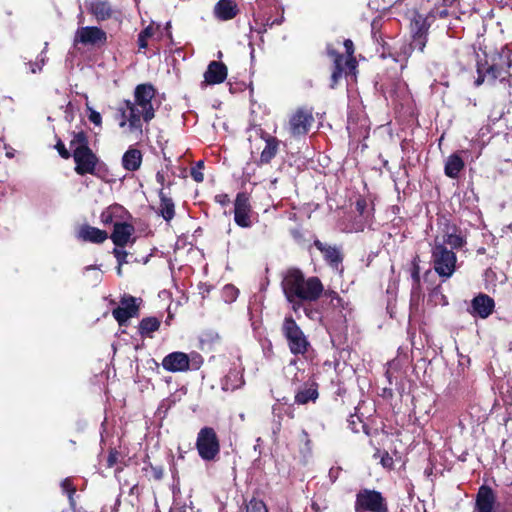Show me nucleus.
I'll use <instances>...</instances> for the list:
<instances>
[{
    "mask_svg": "<svg viewBox=\"0 0 512 512\" xmlns=\"http://www.w3.org/2000/svg\"><path fill=\"white\" fill-rule=\"evenodd\" d=\"M283 295L291 310L298 314L305 303H315L322 298L324 284L318 276H306L298 267L283 272L280 283Z\"/></svg>",
    "mask_w": 512,
    "mask_h": 512,
    "instance_id": "obj_1",
    "label": "nucleus"
},
{
    "mask_svg": "<svg viewBox=\"0 0 512 512\" xmlns=\"http://www.w3.org/2000/svg\"><path fill=\"white\" fill-rule=\"evenodd\" d=\"M156 92L152 83L138 84L134 89V100L125 99L117 108L121 117L119 127L128 126L130 132L142 134L143 122L148 124L155 118L152 100Z\"/></svg>",
    "mask_w": 512,
    "mask_h": 512,
    "instance_id": "obj_2",
    "label": "nucleus"
},
{
    "mask_svg": "<svg viewBox=\"0 0 512 512\" xmlns=\"http://www.w3.org/2000/svg\"><path fill=\"white\" fill-rule=\"evenodd\" d=\"M512 51L507 47L500 51H483L482 56L477 54V78L475 85L480 86L484 83L494 85L496 81L500 83L508 82L511 77Z\"/></svg>",
    "mask_w": 512,
    "mask_h": 512,
    "instance_id": "obj_3",
    "label": "nucleus"
},
{
    "mask_svg": "<svg viewBox=\"0 0 512 512\" xmlns=\"http://www.w3.org/2000/svg\"><path fill=\"white\" fill-rule=\"evenodd\" d=\"M70 148L73 151L74 170L80 175L86 174L98 176L97 166L100 158L89 146V136L84 130L71 132Z\"/></svg>",
    "mask_w": 512,
    "mask_h": 512,
    "instance_id": "obj_4",
    "label": "nucleus"
},
{
    "mask_svg": "<svg viewBox=\"0 0 512 512\" xmlns=\"http://www.w3.org/2000/svg\"><path fill=\"white\" fill-rule=\"evenodd\" d=\"M281 334L286 340L290 353L294 356H304L311 348L307 335L292 315L284 317L281 325Z\"/></svg>",
    "mask_w": 512,
    "mask_h": 512,
    "instance_id": "obj_5",
    "label": "nucleus"
},
{
    "mask_svg": "<svg viewBox=\"0 0 512 512\" xmlns=\"http://www.w3.org/2000/svg\"><path fill=\"white\" fill-rule=\"evenodd\" d=\"M354 511L389 512V505L382 492L371 488H361L355 495Z\"/></svg>",
    "mask_w": 512,
    "mask_h": 512,
    "instance_id": "obj_6",
    "label": "nucleus"
},
{
    "mask_svg": "<svg viewBox=\"0 0 512 512\" xmlns=\"http://www.w3.org/2000/svg\"><path fill=\"white\" fill-rule=\"evenodd\" d=\"M199 457L206 462L219 458L220 440L214 428L205 426L197 434L195 443Z\"/></svg>",
    "mask_w": 512,
    "mask_h": 512,
    "instance_id": "obj_7",
    "label": "nucleus"
},
{
    "mask_svg": "<svg viewBox=\"0 0 512 512\" xmlns=\"http://www.w3.org/2000/svg\"><path fill=\"white\" fill-rule=\"evenodd\" d=\"M431 259L435 272L443 279H449L456 271V253L446 246L433 244Z\"/></svg>",
    "mask_w": 512,
    "mask_h": 512,
    "instance_id": "obj_8",
    "label": "nucleus"
},
{
    "mask_svg": "<svg viewBox=\"0 0 512 512\" xmlns=\"http://www.w3.org/2000/svg\"><path fill=\"white\" fill-rule=\"evenodd\" d=\"M441 234L435 236L434 245L449 246V250H459L467 244L466 237L462 235L461 229L452 223L449 219L444 218L440 222Z\"/></svg>",
    "mask_w": 512,
    "mask_h": 512,
    "instance_id": "obj_9",
    "label": "nucleus"
},
{
    "mask_svg": "<svg viewBox=\"0 0 512 512\" xmlns=\"http://www.w3.org/2000/svg\"><path fill=\"white\" fill-rule=\"evenodd\" d=\"M142 299L130 294H123L120 298V305L112 310V316L120 327H126L129 320L138 317Z\"/></svg>",
    "mask_w": 512,
    "mask_h": 512,
    "instance_id": "obj_10",
    "label": "nucleus"
},
{
    "mask_svg": "<svg viewBox=\"0 0 512 512\" xmlns=\"http://www.w3.org/2000/svg\"><path fill=\"white\" fill-rule=\"evenodd\" d=\"M433 23L427 15L416 12L410 22V31L412 36L411 47L421 52L424 51L428 41L429 29Z\"/></svg>",
    "mask_w": 512,
    "mask_h": 512,
    "instance_id": "obj_11",
    "label": "nucleus"
},
{
    "mask_svg": "<svg viewBox=\"0 0 512 512\" xmlns=\"http://www.w3.org/2000/svg\"><path fill=\"white\" fill-rule=\"evenodd\" d=\"M250 130L265 142V146L261 151L260 157L256 161V164L258 166L270 164L279 152L281 141L277 137L266 132L260 125H252Z\"/></svg>",
    "mask_w": 512,
    "mask_h": 512,
    "instance_id": "obj_12",
    "label": "nucleus"
},
{
    "mask_svg": "<svg viewBox=\"0 0 512 512\" xmlns=\"http://www.w3.org/2000/svg\"><path fill=\"white\" fill-rule=\"evenodd\" d=\"M314 123L313 109L297 108L289 118V132L293 137L306 135Z\"/></svg>",
    "mask_w": 512,
    "mask_h": 512,
    "instance_id": "obj_13",
    "label": "nucleus"
},
{
    "mask_svg": "<svg viewBox=\"0 0 512 512\" xmlns=\"http://www.w3.org/2000/svg\"><path fill=\"white\" fill-rule=\"evenodd\" d=\"M234 222L241 228H250L253 225V208L250 195L247 192H239L234 200Z\"/></svg>",
    "mask_w": 512,
    "mask_h": 512,
    "instance_id": "obj_14",
    "label": "nucleus"
},
{
    "mask_svg": "<svg viewBox=\"0 0 512 512\" xmlns=\"http://www.w3.org/2000/svg\"><path fill=\"white\" fill-rule=\"evenodd\" d=\"M313 246L321 252L323 260L330 268L335 271L343 272L342 263L344 260V254L341 247L324 243L319 239L314 240Z\"/></svg>",
    "mask_w": 512,
    "mask_h": 512,
    "instance_id": "obj_15",
    "label": "nucleus"
},
{
    "mask_svg": "<svg viewBox=\"0 0 512 512\" xmlns=\"http://www.w3.org/2000/svg\"><path fill=\"white\" fill-rule=\"evenodd\" d=\"M326 54L333 61L330 78V87L335 88L339 83L340 79L343 77V75H350V72L348 71V68L345 66L346 58H344V55L334 48L333 44L328 43L326 45ZM354 74L355 73H351V75Z\"/></svg>",
    "mask_w": 512,
    "mask_h": 512,
    "instance_id": "obj_16",
    "label": "nucleus"
},
{
    "mask_svg": "<svg viewBox=\"0 0 512 512\" xmlns=\"http://www.w3.org/2000/svg\"><path fill=\"white\" fill-rule=\"evenodd\" d=\"M319 383L315 379H308L294 391V404L307 405L315 403L319 398Z\"/></svg>",
    "mask_w": 512,
    "mask_h": 512,
    "instance_id": "obj_17",
    "label": "nucleus"
},
{
    "mask_svg": "<svg viewBox=\"0 0 512 512\" xmlns=\"http://www.w3.org/2000/svg\"><path fill=\"white\" fill-rule=\"evenodd\" d=\"M161 365L168 372H186L190 369V358L184 352L175 351L167 354Z\"/></svg>",
    "mask_w": 512,
    "mask_h": 512,
    "instance_id": "obj_18",
    "label": "nucleus"
},
{
    "mask_svg": "<svg viewBox=\"0 0 512 512\" xmlns=\"http://www.w3.org/2000/svg\"><path fill=\"white\" fill-rule=\"evenodd\" d=\"M497 496L488 485L479 487L475 497L474 512H494Z\"/></svg>",
    "mask_w": 512,
    "mask_h": 512,
    "instance_id": "obj_19",
    "label": "nucleus"
},
{
    "mask_svg": "<svg viewBox=\"0 0 512 512\" xmlns=\"http://www.w3.org/2000/svg\"><path fill=\"white\" fill-rule=\"evenodd\" d=\"M495 309V301L487 294L480 293L471 301L470 314L481 319L488 318Z\"/></svg>",
    "mask_w": 512,
    "mask_h": 512,
    "instance_id": "obj_20",
    "label": "nucleus"
},
{
    "mask_svg": "<svg viewBox=\"0 0 512 512\" xmlns=\"http://www.w3.org/2000/svg\"><path fill=\"white\" fill-rule=\"evenodd\" d=\"M77 38L84 45L103 46L107 42V34L96 26H86L78 29Z\"/></svg>",
    "mask_w": 512,
    "mask_h": 512,
    "instance_id": "obj_21",
    "label": "nucleus"
},
{
    "mask_svg": "<svg viewBox=\"0 0 512 512\" xmlns=\"http://www.w3.org/2000/svg\"><path fill=\"white\" fill-rule=\"evenodd\" d=\"M114 229L110 238L116 247L123 248L131 240L135 228L128 222H114Z\"/></svg>",
    "mask_w": 512,
    "mask_h": 512,
    "instance_id": "obj_22",
    "label": "nucleus"
},
{
    "mask_svg": "<svg viewBox=\"0 0 512 512\" xmlns=\"http://www.w3.org/2000/svg\"><path fill=\"white\" fill-rule=\"evenodd\" d=\"M228 74L227 66L220 61H211L204 73L205 82L209 85L223 83Z\"/></svg>",
    "mask_w": 512,
    "mask_h": 512,
    "instance_id": "obj_23",
    "label": "nucleus"
},
{
    "mask_svg": "<svg viewBox=\"0 0 512 512\" xmlns=\"http://www.w3.org/2000/svg\"><path fill=\"white\" fill-rule=\"evenodd\" d=\"M108 233L105 230L93 227L89 224H83L77 231V238L94 244H101L108 239Z\"/></svg>",
    "mask_w": 512,
    "mask_h": 512,
    "instance_id": "obj_24",
    "label": "nucleus"
},
{
    "mask_svg": "<svg viewBox=\"0 0 512 512\" xmlns=\"http://www.w3.org/2000/svg\"><path fill=\"white\" fill-rule=\"evenodd\" d=\"M238 13L239 8L234 0H219L214 6V16L221 21L231 20Z\"/></svg>",
    "mask_w": 512,
    "mask_h": 512,
    "instance_id": "obj_25",
    "label": "nucleus"
},
{
    "mask_svg": "<svg viewBox=\"0 0 512 512\" xmlns=\"http://www.w3.org/2000/svg\"><path fill=\"white\" fill-rule=\"evenodd\" d=\"M142 160L143 154L141 150L130 146L123 154L121 163L125 170L135 172L141 167Z\"/></svg>",
    "mask_w": 512,
    "mask_h": 512,
    "instance_id": "obj_26",
    "label": "nucleus"
},
{
    "mask_svg": "<svg viewBox=\"0 0 512 512\" xmlns=\"http://www.w3.org/2000/svg\"><path fill=\"white\" fill-rule=\"evenodd\" d=\"M89 11L95 16L97 21H105L111 18L113 13L112 7L107 0H92Z\"/></svg>",
    "mask_w": 512,
    "mask_h": 512,
    "instance_id": "obj_27",
    "label": "nucleus"
},
{
    "mask_svg": "<svg viewBox=\"0 0 512 512\" xmlns=\"http://www.w3.org/2000/svg\"><path fill=\"white\" fill-rule=\"evenodd\" d=\"M464 167L465 163L462 157L458 153H453L446 160L444 172L447 177L457 179Z\"/></svg>",
    "mask_w": 512,
    "mask_h": 512,
    "instance_id": "obj_28",
    "label": "nucleus"
},
{
    "mask_svg": "<svg viewBox=\"0 0 512 512\" xmlns=\"http://www.w3.org/2000/svg\"><path fill=\"white\" fill-rule=\"evenodd\" d=\"M161 326V320L154 316L144 317L138 324V333L141 338H152L153 333L158 331Z\"/></svg>",
    "mask_w": 512,
    "mask_h": 512,
    "instance_id": "obj_29",
    "label": "nucleus"
},
{
    "mask_svg": "<svg viewBox=\"0 0 512 512\" xmlns=\"http://www.w3.org/2000/svg\"><path fill=\"white\" fill-rule=\"evenodd\" d=\"M158 197L160 199L159 214L166 222H170L175 216V204L162 188L158 191Z\"/></svg>",
    "mask_w": 512,
    "mask_h": 512,
    "instance_id": "obj_30",
    "label": "nucleus"
},
{
    "mask_svg": "<svg viewBox=\"0 0 512 512\" xmlns=\"http://www.w3.org/2000/svg\"><path fill=\"white\" fill-rule=\"evenodd\" d=\"M459 11L460 9H450L439 3L435 4L426 15L433 23L436 19H447L449 17L458 18Z\"/></svg>",
    "mask_w": 512,
    "mask_h": 512,
    "instance_id": "obj_31",
    "label": "nucleus"
},
{
    "mask_svg": "<svg viewBox=\"0 0 512 512\" xmlns=\"http://www.w3.org/2000/svg\"><path fill=\"white\" fill-rule=\"evenodd\" d=\"M343 45L346 53L345 66L348 68L350 73H356L358 63L354 56V43L351 39H345L343 41Z\"/></svg>",
    "mask_w": 512,
    "mask_h": 512,
    "instance_id": "obj_32",
    "label": "nucleus"
},
{
    "mask_svg": "<svg viewBox=\"0 0 512 512\" xmlns=\"http://www.w3.org/2000/svg\"><path fill=\"white\" fill-rule=\"evenodd\" d=\"M420 256L419 254H415L411 261L410 274L412 279V288L418 289L420 288L421 278H420Z\"/></svg>",
    "mask_w": 512,
    "mask_h": 512,
    "instance_id": "obj_33",
    "label": "nucleus"
},
{
    "mask_svg": "<svg viewBox=\"0 0 512 512\" xmlns=\"http://www.w3.org/2000/svg\"><path fill=\"white\" fill-rule=\"evenodd\" d=\"M322 297H325L327 299L330 300V303L331 305L334 307V308H337V309H345V301L344 299L339 295L338 292L332 290V289H325L324 288V293H323V296Z\"/></svg>",
    "mask_w": 512,
    "mask_h": 512,
    "instance_id": "obj_34",
    "label": "nucleus"
},
{
    "mask_svg": "<svg viewBox=\"0 0 512 512\" xmlns=\"http://www.w3.org/2000/svg\"><path fill=\"white\" fill-rule=\"evenodd\" d=\"M373 457L375 459L380 458V464L383 466V468L388 470H392L394 468V460L387 451L381 452V450L377 448Z\"/></svg>",
    "mask_w": 512,
    "mask_h": 512,
    "instance_id": "obj_35",
    "label": "nucleus"
},
{
    "mask_svg": "<svg viewBox=\"0 0 512 512\" xmlns=\"http://www.w3.org/2000/svg\"><path fill=\"white\" fill-rule=\"evenodd\" d=\"M154 34V28L149 25L146 28H144L139 34H138V47L139 49H146L148 47V39L151 38Z\"/></svg>",
    "mask_w": 512,
    "mask_h": 512,
    "instance_id": "obj_36",
    "label": "nucleus"
},
{
    "mask_svg": "<svg viewBox=\"0 0 512 512\" xmlns=\"http://www.w3.org/2000/svg\"><path fill=\"white\" fill-rule=\"evenodd\" d=\"M301 310H303L305 316L310 320L315 321L321 318L319 308L314 307L313 303H305L303 307H301Z\"/></svg>",
    "mask_w": 512,
    "mask_h": 512,
    "instance_id": "obj_37",
    "label": "nucleus"
},
{
    "mask_svg": "<svg viewBox=\"0 0 512 512\" xmlns=\"http://www.w3.org/2000/svg\"><path fill=\"white\" fill-rule=\"evenodd\" d=\"M143 471L145 472H150V476L149 478L150 479H153L155 481H159L163 478L164 476V469L162 466H156V465H153L152 463H148L147 467H144L143 468Z\"/></svg>",
    "mask_w": 512,
    "mask_h": 512,
    "instance_id": "obj_38",
    "label": "nucleus"
},
{
    "mask_svg": "<svg viewBox=\"0 0 512 512\" xmlns=\"http://www.w3.org/2000/svg\"><path fill=\"white\" fill-rule=\"evenodd\" d=\"M356 212L364 219H368L370 217V212L368 211V203L365 198L359 197L355 203Z\"/></svg>",
    "mask_w": 512,
    "mask_h": 512,
    "instance_id": "obj_39",
    "label": "nucleus"
},
{
    "mask_svg": "<svg viewBox=\"0 0 512 512\" xmlns=\"http://www.w3.org/2000/svg\"><path fill=\"white\" fill-rule=\"evenodd\" d=\"M238 294L239 290L231 284L225 285L223 288V297L225 302L231 303L235 301L238 297Z\"/></svg>",
    "mask_w": 512,
    "mask_h": 512,
    "instance_id": "obj_40",
    "label": "nucleus"
},
{
    "mask_svg": "<svg viewBox=\"0 0 512 512\" xmlns=\"http://www.w3.org/2000/svg\"><path fill=\"white\" fill-rule=\"evenodd\" d=\"M246 512H268V508L264 501L253 498L247 505Z\"/></svg>",
    "mask_w": 512,
    "mask_h": 512,
    "instance_id": "obj_41",
    "label": "nucleus"
},
{
    "mask_svg": "<svg viewBox=\"0 0 512 512\" xmlns=\"http://www.w3.org/2000/svg\"><path fill=\"white\" fill-rule=\"evenodd\" d=\"M112 253H113L114 257L116 258L117 263L120 266H123L124 264L129 263V261L127 259L129 253L127 251L119 249V247H115L113 249Z\"/></svg>",
    "mask_w": 512,
    "mask_h": 512,
    "instance_id": "obj_42",
    "label": "nucleus"
},
{
    "mask_svg": "<svg viewBox=\"0 0 512 512\" xmlns=\"http://www.w3.org/2000/svg\"><path fill=\"white\" fill-rule=\"evenodd\" d=\"M55 149L63 159H69L73 155V151L70 152L60 138H58L56 141Z\"/></svg>",
    "mask_w": 512,
    "mask_h": 512,
    "instance_id": "obj_43",
    "label": "nucleus"
},
{
    "mask_svg": "<svg viewBox=\"0 0 512 512\" xmlns=\"http://www.w3.org/2000/svg\"><path fill=\"white\" fill-rule=\"evenodd\" d=\"M348 422V427L354 432V433H358L360 431V426L362 424V419L356 415V414H351L347 420Z\"/></svg>",
    "mask_w": 512,
    "mask_h": 512,
    "instance_id": "obj_44",
    "label": "nucleus"
},
{
    "mask_svg": "<svg viewBox=\"0 0 512 512\" xmlns=\"http://www.w3.org/2000/svg\"><path fill=\"white\" fill-rule=\"evenodd\" d=\"M101 222L104 225H109L114 222V213L111 207L105 209L100 215Z\"/></svg>",
    "mask_w": 512,
    "mask_h": 512,
    "instance_id": "obj_45",
    "label": "nucleus"
},
{
    "mask_svg": "<svg viewBox=\"0 0 512 512\" xmlns=\"http://www.w3.org/2000/svg\"><path fill=\"white\" fill-rule=\"evenodd\" d=\"M90 113L88 115V119L90 122H92L94 125L101 127L102 126V116L99 112L93 110L92 108H89Z\"/></svg>",
    "mask_w": 512,
    "mask_h": 512,
    "instance_id": "obj_46",
    "label": "nucleus"
},
{
    "mask_svg": "<svg viewBox=\"0 0 512 512\" xmlns=\"http://www.w3.org/2000/svg\"><path fill=\"white\" fill-rule=\"evenodd\" d=\"M215 203L221 205L222 207H226L230 204L231 200L228 194L220 193L214 196Z\"/></svg>",
    "mask_w": 512,
    "mask_h": 512,
    "instance_id": "obj_47",
    "label": "nucleus"
},
{
    "mask_svg": "<svg viewBox=\"0 0 512 512\" xmlns=\"http://www.w3.org/2000/svg\"><path fill=\"white\" fill-rule=\"evenodd\" d=\"M119 452L116 449H111L107 457V467L112 468L118 462Z\"/></svg>",
    "mask_w": 512,
    "mask_h": 512,
    "instance_id": "obj_48",
    "label": "nucleus"
},
{
    "mask_svg": "<svg viewBox=\"0 0 512 512\" xmlns=\"http://www.w3.org/2000/svg\"><path fill=\"white\" fill-rule=\"evenodd\" d=\"M290 235L298 244H301L302 242L305 241L304 233L299 228L290 229Z\"/></svg>",
    "mask_w": 512,
    "mask_h": 512,
    "instance_id": "obj_49",
    "label": "nucleus"
},
{
    "mask_svg": "<svg viewBox=\"0 0 512 512\" xmlns=\"http://www.w3.org/2000/svg\"><path fill=\"white\" fill-rule=\"evenodd\" d=\"M64 491H66L69 494V497L72 499L73 494L76 492V488L74 487L73 483L69 479H65L62 481L61 484Z\"/></svg>",
    "mask_w": 512,
    "mask_h": 512,
    "instance_id": "obj_50",
    "label": "nucleus"
},
{
    "mask_svg": "<svg viewBox=\"0 0 512 512\" xmlns=\"http://www.w3.org/2000/svg\"><path fill=\"white\" fill-rule=\"evenodd\" d=\"M190 175H191L192 179L197 183H201L204 181V174H203V171H201V170L191 167Z\"/></svg>",
    "mask_w": 512,
    "mask_h": 512,
    "instance_id": "obj_51",
    "label": "nucleus"
},
{
    "mask_svg": "<svg viewBox=\"0 0 512 512\" xmlns=\"http://www.w3.org/2000/svg\"><path fill=\"white\" fill-rule=\"evenodd\" d=\"M441 4L450 9H459L460 0H442Z\"/></svg>",
    "mask_w": 512,
    "mask_h": 512,
    "instance_id": "obj_52",
    "label": "nucleus"
},
{
    "mask_svg": "<svg viewBox=\"0 0 512 512\" xmlns=\"http://www.w3.org/2000/svg\"><path fill=\"white\" fill-rule=\"evenodd\" d=\"M156 182L160 184L161 188L164 190V186L166 185V179L163 172L158 171L156 173Z\"/></svg>",
    "mask_w": 512,
    "mask_h": 512,
    "instance_id": "obj_53",
    "label": "nucleus"
},
{
    "mask_svg": "<svg viewBox=\"0 0 512 512\" xmlns=\"http://www.w3.org/2000/svg\"><path fill=\"white\" fill-rule=\"evenodd\" d=\"M327 508V504H325L324 506H320L316 501H312L311 503V509L313 510V512H323Z\"/></svg>",
    "mask_w": 512,
    "mask_h": 512,
    "instance_id": "obj_54",
    "label": "nucleus"
},
{
    "mask_svg": "<svg viewBox=\"0 0 512 512\" xmlns=\"http://www.w3.org/2000/svg\"><path fill=\"white\" fill-rule=\"evenodd\" d=\"M360 428H362L363 432L366 435H370V427L367 424H365L363 421H362Z\"/></svg>",
    "mask_w": 512,
    "mask_h": 512,
    "instance_id": "obj_55",
    "label": "nucleus"
},
{
    "mask_svg": "<svg viewBox=\"0 0 512 512\" xmlns=\"http://www.w3.org/2000/svg\"><path fill=\"white\" fill-rule=\"evenodd\" d=\"M193 168L202 171L204 169V162L202 160H199L198 162H196V164L193 166Z\"/></svg>",
    "mask_w": 512,
    "mask_h": 512,
    "instance_id": "obj_56",
    "label": "nucleus"
},
{
    "mask_svg": "<svg viewBox=\"0 0 512 512\" xmlns=\"http://www.w3.org/2000/svg\"><path fill=\"white\" fill-rule=\"evenodd\" d=\"M117 275L122 276V266H120L119 264L117 266Z\"/></svg>",
    "mask_w": 512,
    "mask_h": 512,
    "instance_id": "obj_57",
    "label": "nucleus"
},
{
    "mask_svg": "<svg viewBox=\"0 0 512 512\" xmlns=\"http://www.w3.org/2000/svg\"><path fill=\"white\" fill-rule=\"evenodd\" d=\"M286 414L288 415L289 418H294V412L293 410H290V411H287Z\"/></svg>",
    "mask_w": 512,
    "mask_h": 512,
    "instance_id": "obj_58",
    "label": "nucleus"
},
{
    "mask_svg": "<svg viewBox=\"0 0 512 512\" xmlns=\"http://www.w3.org/2000/svg\"><path fill=\"white\" fill-rule=\"evenodd\" d=\"M338 471H339V468H336L335 473H333V478H332L333 482L337 479V474L336 473H338Z\"/></svg>",
    "mask_w": 512,
    "mask_h": 512,
    "instance_id": "obj_59",
    "label": "nucleus"
},
{
    "mask_svg": "<svg viewBox=\"0 0 512 512\" xmlns=\"http://www.w3.org/2000/svg\"><path fill=\"white\" fill-rule=\"evenodd\" d=\"M338 471H339V468H336L335 473H333V478H332L333 482L337 479V474L336 473H338Z\"/></svg>",
    "mask_w": 512,
    "mask_h": 512,
    "instance_id": "obj_60",
    "label": "nucleus"
},
{
    "mask_svg": "<svg viewBox=\"0 0 512 512\" xmlns=\"http://www.w3.org/2000/svg\"><path fill=\"white\" fill-rule=\"evenodd\" d=\"M338 471H339V468H336L335 473H333V478H332L333 482L337 479V474L336 473H338Z\"/></svg>",
    "mask_w": 512,
    "mask_h": 512,
    "instance_id": "obj_61",
    "label": "nucleus"
},
{
    "mask_svg": "<svg viewBox=\"0 0 512 512\" xmlns=\"http://www.w3.org/2000/svg\"><path fill=\"white\" fill-rule=\"evenodd\" d=\"M297 364V359H292L290 361V365H296Z\"/></svg>",
    "mask_w": 512,
    "mask_h": 512,
    "instance_id": "obj_62",
    "label": "nucleus"
},
{
    "mask_svg": "<svg viewBox=\"0 0 512 512\" xmlns=\"http://www.w3.org/2000/svg\"><path fill=\"white\" fill-rule=\"evenodd\" d=\"M333 473H334V469L332 468L329 471V476H330L331 479L333 478Z\"/></svg>",
    "mask_w": 512,
    "mask_h": 512,
    "instance_id": "obj_63",
    "label": "nucleus"
},
{
    "mask_svg": "<svg viewBox=\"0 0 512 512\" xmlns=\"http://www.w3.org/2000/svg\"><path fill=\"white\" fill-rule=\"evenodd\" d=\"M173 184H174V182H173V181H169V182L166 184V186H167L168 188H170Z\"/></svg>",
    "mask_w": 512,
    "mask_h": 512,
    "instance_id": "obj_64",
    "label": "nucleus"
}]
</instances>
